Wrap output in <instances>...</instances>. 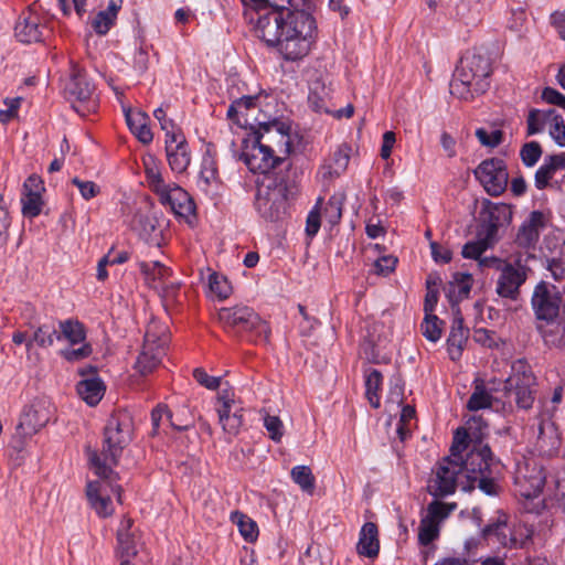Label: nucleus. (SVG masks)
Masks as SVG:
<instances>
[{
  "instance_id": "obj_1",
  "label": "nucleus",
  "mask_w": 565,
  "mask_h": 565,
  "mask_svg": "<svg viewBox=\"0 0 565 565\" xmlns=\"http://www.w3.org/2000/svg\"><path fill=\"white\" fill-rule=\"evenodd\" d=\"M499 476V460L488 445H482L471 449L462 462L444 458L429 479L427 491L435 498H443L452 494L459 483L463 491L478 488L488 495H498L501 490Z\"/></svg>"
},
{
  "instance_id": "obj_2",
  "label": "nucleus",
  "mask_w": 565,
  "mask_h": 565,
  "mask_svg": "<svg viewBox=\"0 0 565 565\" xmlns=\"http://www.w3.org/2000/svg\"><path fill=\"white\" fill-rule=\"evenodd\" d=\"M295 9L288 11L285 33L275 46L284 60L295 62L307 56L315 42L316 21L311 15L318 0H288Z\"/></svg>"
},
{
  "instance_id": "obj_3",
  "label": "nucleus",
  "mask_w": 565,
  "mask_h": 565,
  "mask_svg": "<svg viewBox=\"0 0 565 565\" xmlns=\"http://www.w3.org/2000/svg\"><path fill=\"white\" fill-rule=\"evenodd\" d=\"M132 419L126 412L111 414L104 428V440L102 456L90 447L86 448L89 463L95 473L104 479H110L111 468L107 465H117L122 450L132 439Z\"/></svg>"
},
{
  "instance_id": "obj_4",
  "label": "nucleus",
  "mask_w": 565,
  "mask_h": 565,
  "mask_svg": "<svg viewBox=\"0 0 565 565\" xmlns=\"http://www.w3.org/2000/svg\"><path fill=\"white\" fill-rule=\"evenodd\" d=\"M297 193L295 181L285 175H265L257 184L255 206L267 221L277 222L287 214L288 201Z\"/></svg>"
},
{
  "instance_id": "obj_5",
  "label": "nucleus",
  "mask_w": 565,
  "mask_h": 565,
  "mask_svg": "<svg viewBox=\"0 0 565 565\" xmlns=\"http://www.w3.org/2000/svg\"><path fill=\"white\" fill-rule=\"evenodd\" d=\"M220 321L233 332L245 335L253 343H268L270 328L258 313L246 306L222 308L218 311Z\"/></svg>"
},
{
  "instance_id": "obj_6",
  "label": "nucleus",
  "mask_w": 565,
  "mask_h": 565,
  "mask_svg": "<svg viewBox=\"0 0 565 565\" xmlns=\"http://www.w3.org/2000/svg\"><path fill=\"white\" fill-rule=\"evenodd\" d=\"M63 93L65 98L72 103L74 110L82 116H86L97 108L94 85L87 79L84 71L73 61L71 62V72L65 81Z\"/></svg>"
},
{
  "instance_id": "obj_7",
  "label": "nucleus",
  "mask_w": 565,
  "mask_h": 565,
  "mask_svg": "<svg viewBox=\"0 0 565 565\" xmlns=\"http://www.w3.org/2000/svg\"><path fill=\"white\" fill-rule=\"evenodd\" d=\"M531 307L536 320L553 323L565 309L564 295L556 285L541 280L533 289Z\"/></svg>"
},
{
  "instance_id": "obj_8",
  "label": "nucleus",
  "mask_w": 565,
  "mask_h": 565,
  "mask_svg": "<svg viewBox=\"0 0 565 565\" xmlns=\"http://www.w3.org/2000/svg\"><path fill=\"white\" fill-rule=\"evenodd\" d=\"M536 377L531 366L523 360L512 365V374L504 382L505 394H514L519 408L530 409L535 401Z\"/></svg>"
},
{
  "instance_id": "obj_9",
  "label": "nucleus",
  "mask_w": 565,
  "mask_h": 565,
  "mask_svg": "<svg viewBox=\"0 0 565 565\" xmlns=\"http://www.w3.org/2000/svg\"><path fill=\"white\" fill-rule=\"evenodd\" d=\"M252 136L256 143L267 149L271 154L278 157V161L284 162L292 151V141L290 137V127L281 121H270L259 124L257 130Z\"/></svg>"
},
{
  "instance_id": "obj_10",
  "label": "nucleus",
  "mask_w": 565,
  "mask_h": 565,
  "mask_svg": "<svg viewBox=\"0 0 565 565\" xmlns=\"http://www.w3.org/2000/svg\"><path fill=\"white\" fill-rule=\"evenodd\" d=\"M476 179L492 196L502 194L509 181V173L503 160L491 158L483 160L473 171Z\"/></svg>"
},
{
  "instance_id": "obj_11",
  "label": "nucleus",
  "mask_w": 565,
  "mask_h": 565,
  "mask_svg": "<svg viewBox=\"0 0 565 565\" xmlns=\"http://www.w3.org/2000/svg\"><path fill=\"white\" fill-rule=\"evenodd\" d=\"M456 71L458 74H461L465 79H470L475 83L477 94L484 93L489 87L488 77L492 70L490 60L486 55L479 52L466 54L460 60V64Z\"/></svg>"
},
{
  "instance_id": "obj_12",
  "label": "nucleus",
  "mask_w": 565,
  "mask_h": 565,
  "mask_svg": "<svg viewBox=\"0 0 565 565\" xmlns=\"http://www.w3.org/2000/svg\"><path fill=\"white\" fill-rule=\"evenodd\" d=\"M531 269L518 260L515 264L508 263L500 270L497 280L495 292L505 299L518 300L521 295V287L525 284Z\"/></svg>"
},
{
  "instance_id": "obj_13",
  "label": "nucleus",
  "mask_w": 565,
  "mask_h": 565,
  "mask_svg": "<svg viewBox=\"0 0 565 565\" xmlns=\"http://www.w3.org/2000/svg\"><path fill=\"white\" fill-rule=\"evenodd\" d=\"M512 220V211L503 203L488 202L480 212V225L478 233L486 239L497 243L500 227L509 225Z\"/></svg>"
},
{
  "instance_id": "obj_14",
  "label": "nucleus",
  "mask_w": 565,
  "mask_h": 565,
  "mask_svg": "<svg viewBox=\"0 0 565 565\" xmlns=\"http://www.w3.org/2000/svg\"><path fill=\"white\" fill-rule=\"evenodd\" d=\"M288 20V13L277 8H271L264 13L258 12L256 24L254 26L255 34L264 41L267 46L275 47L285 33V22Z\"/></svg>"
},
{
  "instance_id": "obj_15",
  "label": "nucleus",
  "mask_w": 565,
  "mask_h": 565,
  "mask_svg": "<svg viewBox=\"0 0 565 565\" xmlns=\"http://www.w3.org/2000/svg\"><path fill=\"white\" fill-rule=\"evenodd\" d=\"M253 141L254 137L252 135L244 139L241 158L250 171L260 172L264 177L271 175L270 170L280 164L278 157L271 154L262 143Z\"/></svg>"
},
{
  "instance_id": "obj_16",
  "label": "nucleus",
  "mask_w": 565,
  "mask_h": 565,
  "mask_svg": "<svg viewBox=\"0 0 565 565\" xmlns=\"http://www.w3.org/2000/svg\"><path fill=\"white\" fill-rule=\"evenodd\" d=\"M49 32L46 24L31 7L21 12L14 25L15 38L25 44L41 42Z\"/></svg>"
},
{
  "instance_id": "obj_17",
  "label": "nucleus",
  "mask_w": 565,
  "mask_h": 565,
  "mask_svg": "<svg viewBox=\"0 0 565 565\" xmlns=\"http://www.w3.org/2000/svg\"><path fill=\"white\" fill-rule=\"evenodd\" d=\"M217 401L220 405L216 411L223 430L231 436H236L243 426V408L236 406L233 393L227 390L218 393Z\"/></svg>"
},
{
  "instance_id": "obj_18",
  "label": "nucleus",
  "mask_w": 565,
  "mask_h": 565,
  "mask_svg": "<svg viewBox=\"0 0 565 565\" xmlns=\"http://www.w3.org/2000/svg\"><path fill=\"white\" fill-rule=\"evenodd\" d=\"M515 484L520 488V494L526 499L536 498L545 484V475L539 466L525 465L520 467L515 475Z\"/></svg>"
},
{
  "instance_id": "obj_19",
  "label": "nucleus",
  "mask_w": 565,
  "mask_h": 565,
  "mask_svg": "<svg viewBox=\"0 0 565 565\" xmlns=\"http://www.w3.org/2000/svg\"><path fill=\"white\" fill-rule=\"evenodd\" d=\"M161 204L169 206L179 216L186 217L195 212L190 194L177 184H170L160 195Z\"/></svg>"
},
{
  "instance_id": "obj_20",
  "label": "nucleus",
  "mask_w": 565,
  "mask_h": 565,
  "mask_svg": "<svg viewBox=\"0 0 565 565\" xmlns=\"http://www.w3.org/2000/svg\"><path fill=\"white\" fill-rule=\"evenodd\" d=\"M50 417V409L44 402L34 403L24 409L18 428L24 436H32L49 423Z\"/></svg>"
},
{
  "instance_id": "obj_21",
  "label": "nucleus",
  "mask_w": 565,
  "mask_h": 565,
  "mask_svg": "<svg viewBox=\"0 0 565 565\" xmlns=\"http://www.w3.org/2000/svg\"><path fill=\"white\" fill-rule=\"evenodd\" d=\"M546 225V218L543 212L533 211L520 226L515 242L519 246L527 248L534 246L540 237V232Z\"/></svg>"
},
{
  "instance_id": "obj_22",
  "label": "nucleus",
  "mask_w": 565,
  "mask_h": 565,
  "mask_svg": "<svg viewBox=\"0 0 565 565\" xmlns=\"http://www.w3.org/2000/svg\"><path fill=\"white\" fill-rule=\"evenodd\" d=\"M100 481H89L86 486V495L90 507L95 512L102 516L107 518L113 514L114 508L109 495L106 493L105 482L107 479Z\"/></svg>"
},
{
  "instance_id": "obj_23",
  "label": "nucleus",
  "mask_w": 565,
  "mask_h": 565,
  "mask_svg": "<svg viewBox=\"0 0 565 565\" xmlns=\"http://www.w3.org/2000/svg\"><path fill=\"white\" fill-rule=\"evenodd\" d=\"M469 337V329L463 327V318L459 310L456 311L449 337L447 339L448 352L452 361L458 360L463 350V345Z\"/></svg>"
},
{
  "instance_id": "obj_24",
  "label": "nucleus",
  "mask_w": 565,
  "mask_h": 565,
  "mask_svg": "<svg viewBox=\"0 0 565 565\" xmlns=\"http://www.w3.org/2000/svg\"><path fill=\"white\" fill-rule=\"evenodd\" d=\"M125 117L130 131L140 142L148 145L152 141L153 135L148 125L149 117L146 113L128 109L125 111Z\"/></svg>"
},
{
  "instance_id": "obj_25",
  "label": "nucleus",
  "mask_w": 565,
  "mask_h": 565,
  "mask_svg": "<svg viewBox=\"0 0 565 565\" xmlns=\"http://www.w3.org/2000/svg\"><path fill=\"white\" fill-rule=\"evenodd\" d=\"M356 551L360 555L375 557L380 551L377 539V526L373 522H366L360 532V539L356 544Z\"/></svg>"
},
{
  "instance_id": "obj_26",
  "label": "nucleus",
  "mask_w": 565,
  "mask_h": 565,
  "mask_svg": "<svg viewBox=\"0 0 565 565\" xmlns=\"http://www.w3.org/2000/svg\"><path fill=\"white\" fill-rule=\"evenodd\" d=\"M351 147L347 143L340 145L333 152L330 162L322 167L323 178H338L348 168L350 161Z\"/></svg>"
},
{
  "instance_id": "obj_27",
  "label": "nucleus",
  "mask_w": 565,
  "mask_h": 565,
  "mask_svg": "<svg viewBox=\"0 0 565 565\" xmlns=\"http://www.w3.org/2000/svg\"><path fill=\"white\" fill-rule=\"evenodd\" d=\"M562 158L558 154L547 156L544 163L536 170L534 183L536 189L544 190L546 188H554V180L557 175V166L562 164Z\"/></svg>"
},
{
  "instance_id": "obj_28",
  "label": "nucleus",
  "mask_w": 565,
  "mask_h": 565,
  "mask_svg": "<svg viewBox=\"0 0 565 565\" xmlns=\"http://www.w3.org/2000/svg\"><path fill=\"white\" fill-rule=\"evenodd\" d=\"M164 354L166 348L143 343L136 362V369L142 375L151 373L160 364Z\"/></svg>"
},
{
  "instance_id": "obj_29",
  "label": "nucleus",
  "mask_w": 565,
  "mask_h": 565,
  "mask_svg": "<svg viewBox=\"0 0 565 565\" xmlns=\"http://www.w3.org/2000/svg\"><path fill=\"white\" fill-rule=\"evenodd\" d=\"M132 520L124 519L117 531L118 553L121 558H129L137 554V540L131 532Z\"/></svg>"
},
{
  "instance_id": "obj_30",
  "label": "nucleus",
  "mask_w": 565,
  "mask_h": 565,
  "mask_svg": "<svg viewBox=\"0 0 565 565\" xmlns=\"http://www.w3.org/2000/svg\"><path fill=\"white\" fill-rule=\"evenodd\" d=\"M122 0H110L104 11H99L92 21V28L98 35H105L115 24L117 14L121 9Z\"/></svg>"
},
{
  "instance_id": "obj_31",
  "label": "nucleus",
  "mask_w": 565,
  "mask_h": 565,
  "mask_svg": "<svg viewBox=\"0 0 565 565\" xmlns=\"http://www.w3.org/2000/svg\"><path fill=\"white\" fill-rule=\"evenodd\" d=\"M76 391L89 406H95L104 396L105 385L98 377L85 379L77 383Z\"/></svg>"
},
{
  "instance_id": "obj_32",
  "label": "nucleus",
  "mask_w": 565,
  "mask_h": 565,
  "mask_svg": "<svg viewBox=\"0 0 565 565\" xmlns=\"http://www.w3.org/2000/svg\"><path fill=\"white\" fill-rule=\"evenodd\" d=\"M166 152L169 166L172 171L182 173L186 170L191 161L188 143L173 146L172 148L170 147V149L166 150Z\"/></svg>"
},
{
  "instance_id": "obj_33",
  "label": "nucleus",
  "mask_w": 565,
  "mask_h": 565,
  "mask_svg": "<svg viewBox=\"0 0 565 565\" xmlns=\"http://www.w3.org/2000/svg\"><path fill=\"white\" fill-rule=\"evenodd\" d=\"M493 397L484 387L483 381L476 380L475 388L468 399L467 408L471 412L489 408L492 406Z\"/></svg>"
},
{
  "instance_id": "obj_34",
  "label": "nucleus",
  "mask_w": 565,
  "mask_h": 565,
  "mask_svg": "<svg viewBox=\"0 0 565 565\" xmlns=\"http://www.w3.org/2000/svg\"><path fill=\"white\" fill-rule=\"evenodd\" d=\"M344 200L345 195L343 193H335L331 195L328 202L326 203L322 211V215L331 226H334L340 223L342 217Z\"/></svg>"
},
{
  "instance_id": "obj_35",
  "label": "nucleus",
  "mask_w": 565,
  "mask_h": 565,
  "mask_svg": "<svg viewBox=\"0 0 565 565\" xmlns=\"http://www.w3.org/2000/svg\"><path fill=\"white\" fill-rule=\"evenodd\" d=\"M383 376L380 371L372 369L365 375V396L374 408L380 407L379 392L381 390Z\"/></svg>"
},
{
  "instance_id": "obj_36",
  "label": "nucleus",
  "mask_w": 565,
  "mask_h": 565,
  "mask_svg": "<svg viewBox=\"0 0 565 565\" xmlns=\"http://www.w3.org/2000/svg\"><path fill=\"white\" fill-rule=\"evenodd\" d=\"M168 342L169 335L167 332V327L152 319L147 326L143 343L166 348Z\"/></svg>"
},
{
  "instance_id": "obj_37",
  "label": "nucleus",
  "mask_w": 565,
  "mask_h": 565,
  "mask_svg": "<svg viewBox=\"0 0 565 565\" xmlns=\"http://www.w3.org/2000/svg\"><path fill=\"white\" fill-rule=\"evenodd\" d=\"M61 339H66L72 345L78 344L85 341L86 334L84 326L74 320H65L60 322Z\"/></svg>"
},
{
  "instance_id": "obj_38",
  "label": "nucleus",
  "mask_w": 565,
  "mask_h": 565,
  "mask_svg": "<svg viewBox=\"0 0 565 565\" xmlns=\"http://www.w3.org/2000/svg\"><path fill=\"white\" fill-rule=\"evenodd\" d=\"M55 339L61 340V335H58L55 327L42 324L34 331L33 337L28 340L26 348L30 349L33 342L41 348H47L54 343Z\"/></svg>"
},
{
  "instance_id": "obj_39",
  "label": "nucleus",
  "mask_w": 565,
  "mask_h": 565,
  "mask_svg": "<svg viewBox=\"0 0 565 565\" xmlns=\"http://www.w3.org/2000/svg\"><path fill=\"white\" fill-rule=\"evenodd\" d=\"M291 479L303 492L312 494L316 487V478L308 466H296L290 471Z\"/></svg>"
},
{
  "instance_id": "obj_40",
  "label": "nucleus",
  "mask_w": 565,
  "mask_h": 565,
  "mask_svg": "<svg viewBox=\"0 0 565 565\" xmlns=\"http://www.w3.org/2000/svg\"><path fill=\"white\" fill-rule=\"evenodd\" d=\"M495 243L492 241L486 239V236L477 233V239L467 242L461 250V255L463 258L478 260L482 256V254L490 247H492Z\"/></svg>"
},
{
  "instance_id": "obj_41",
  "label": "nucleus",
  "mask_w": 565,
  "mask_h": 565,
  "mask_svg": "<svg viewBox=\"0 0 565 565\" xmlns=\"http://www.w3.org/2000/svg\"><path fill=\"white\" fill-rule=\"evenodd\" d=\"M310 108L320 114H332L329 107V92L324 86H317L311 89L308 96Z\"/></svg>"
},
{
  "instance_id": "obj_42",
  "label": "nucleus",
  "mask_w": 565,
  "mask_h": 565,
  "mask_svg": "<svg viewBox=\"0 0 565 565\" xmlns=\"http://www.w3.org/2000/svg\"><path fill=\"white\" fill-rule=\"evenodd\" d=\"M544 342L550 347L565 349V319L550 329L541 330Z\"/></svg>"
},
{
  "instance_id": "obj_43",
  "label": "nucleus",
  "mask_w": 565,
  "mask_h": 565,
  "mask_svg": "<svg viewBox=\"0 0 565 565\" xmlns=\"http://www.w3.org/2000/svg\"><path fill=\"white\" fill-rule=\"evenodd\" d=\"M450 93L451 95L460 98V99H469L473 97L475 83L470 79H465L461 74H458L456 71L452 81L450 82Z\"/></svg>"
},
{
  "instance_id": "obj_44",
  "label": "nucleus",
  "mask_w": 565,
  "mask_h": 565,
  "mask_svg": "<svg viewBox=\"0 0 565 565\" xmlns=\"http://www.w3.org/2000/svg\"><path fill=\"white\" fill-rule=\"evenodd\" d=\"M443 323L437 316L425 313L424 321L420 324L423 335L431 342H437L441 337Z\"/></svg>"
},
{
  "instance_id": "obj_45",
  "label": "nucleus",
  "mask_w": 565,
  "mask_h": 565,
  "mask_svg": "<svg viewBox=\"0 0 565 565\" xmlns=\"http://www.w3.org/2000/svg\"><path fill=\"white\" fill-rule=\"evenodd\" d=\"M456 504H448L438 500H434L427 507L426 520L435 521L437 525L449 516Z\"/></svg>"
},
{
  "instance_id": "obj_46",
  "label": "nucleus",
  "mask_w": 565,
  "mask_h": 565,
  "mask_svg": "<svg viewBox=\"0 0 565 565\" xmlns=\"http://www.w3.org/2000/svg\"><path fill=\"white\" fill-rule=\"evenodd\" d=\"M22 214L33 218L40 215L43 206L42 193H23L21 199Z\"/></svg>"
},
{
  "instance_id": "obj_47",
  "label": "nucleus",
  "mask_w": 565,
  "mask_h": 565,
  "mask_svg": "<svg viewBox=\"0 0 565 565\" xmlns=\"http://www.w3.org/2000/svg\"><path fill=\"white\" fill-rule=\"evenodd\" d=\"M217 182L218 174L214 162L212 160H205L198 180L199 188L204 192H209L210 186L217 184Z\"/></svg>"
},
{
  "instance_id": "obj_48",
  "label": "nucleus",
  "mask_w": 565,
  "mask_h": 565,
  "mask_svg": "<svg viewBox=\"0 0 565 565\" xmlns=\"http://www.w3.org/2000/svg\"><path fill=\"white\" fill-rule=\"evenodd\" d=\"M469 434L466 428L459 427L455 430L452 444L450 447V458L462 462L461 454L468 448Z\"/></svg>"
},
{
  "instance_id": "obj_49",
  "label": "nucleus",
  "mask_w": 565,
  "mask_h": 565,
  "mask_svg": "<svg viewBox=\"0 0 565 565\" xmlns=\"http://www.w3.org/2000/svg\"><path fill=\"white\" fill-rule=\"evenodd\" d=\"M233 520H236L238 530L246 541L253 542L258 536L257 524L248 516L243 513L235 512Z\"/></svg>"
},
{
  "instance_id": "obj_50",
  "label": "nucleus",
  "mask_w": 565,
  "mask_h": 565,
  "mask_svg": "<svg viewBox=\"0 0 565 565\" xmlns=\"http://www.w3.org/2000/svg\"><path fill=\"white\" fill-rule=\"evenodd\" d=\"M439 536V525L435 523V521L426 520L423 518L420 520L419 529H418V542L420 545L427 546L437 540Z\"/></svg>"
},
{
  "instance_id": "obj_51",
  "label": "nucleus",
  "mask_w": 565,
  "mask_h": 565,
  "mask_svg": "<svg viewBox=\"0 0 565 565\" xmlns=\"http://www.w3.org/2000/svg\"><path fill=\"white\" fill-rule=\"evenodd\" d=\"M210 290L220 299H226L232 294V286L226 277L212 273L209 277Z\"/></svg>"
},
{
  "instance_id": "obj_52",
  "label": "nucleus",
  "mask_w": 565,
  "mask_h": 565,
  "mask_svg": "<svg viewBox=\"0 0 565 565\" xmlns=\"http://www.w3.org/2000/svg\"><path fill=\"white\" fill-rule=\"evenodd\" d=\"M140 270L146 279H163L170 275V269L159 262L141 263Z\"/></svg>"
},
{
  "instance_id": "obj_53",
  "label": "nucleus",
  "mask_w": 565,
  "mask_h": 565,
  "mask_svg": "<svg viewBox=\"0 0 565 565\" xmlns=\"http://www.w3.org/2000/svg\"><path fill=\"white\" fill-rule=\"evenodd\" d=\"M520 156L526 167H533L542 156V147L537 141L527 142L522 147Z\"/></svg>"
},
{
  "instance_id": "obj_54",
  "label": "nucleus",
  "mask_w": 565,
  "mask_h": 565,
  "mask_svg": "<svg viewBox=\"0 0 565 565\" xmlns=\"http://www.w3.org/2000/svg\"><path fill=\"white\" fill-rule=\"evenodd\" d=\"M163 416H166V418L170 423V425L175 427L177 429L182 430V429L186 428V426H178V425H175L171 420L172 415H171L168 406L164 405V404H159L151 412L152 434H157L158 433V429L160 427V423H161Z\"/></svg>"
},
{
  "instance_id": "obj_55",
  "label": "nucleus",
  "mask_w": 565,
  "mask_h": 565,
  "mask_svg": "<svg viewBox=\"0 0 565 565\" xmlns=\"http://www.w3.org/2000/svg\"><path fill=\"white\" fill-rule=\"evenodd\" d=\"M264 426L274 441H280L284 436V424L278 416L267 414L264 417Z\"/></svg>"
},
{
  "instance_id": "obj_56",
  "label": "nucleus",
  "mask_w": 565,
  "mask_h": 565,
  "mask_svg": "<svg viewBox=\"0 0 565 565\" xmlns=\"http://www.w3.org/2000/svg\"><path fill=\"white\" fill-rule=\"evenodd\" d=\"M72 183L78 188L84 200H90L100 192L99 186L93 181H84L75 177L72 179Z\"/></svg>"
},
{
  "instance_id": "obj_57",
  "label": "nucleus",
  "mask_w": 565,
  "mask_h": 565,
  "mask_svg": "<svg viewBox=\"0 0 565 565\" xmlns=\"http://www.w3.org/2000/svg\"><path fill=\"white\" fill-rule=\"evenodd\" d=\"M195 381L207 390H216L220 386L221 377L209 375L204 369L198 367L193 370Z\"/></svg>"
},
{
  "instance_id": "obj_58",
  "label": "nucleus",
  "mask_w": 565,
  "mask_h": 565,
  "mask_svg": "<svg viewBox=\"0 0 565 565\" xmlns=\"http://www.w3.org/2000/svg\"><path fill=\"white\" fill-rule=\"evenodd\" d=\"M92 352V345L83 343L78 349H65L61 353L65 360L74 362L89 356Z\"/></svg>"
},
{
  "instance_id": "obj_59",
  "label": "nucleus",
  "mask_w": 565,
  "mask_h": 565,
  "mask_svg": "<svg viewBox=\"0 0 565 565\" xmlns=\"http://www.w3.org/2000/svg\"><path fill=\"white\" fill-rule=\"evenodd\" d=\"M454 282L458 286V296L467 298L471 290L472 276L467 273H457L454 275Z\"/></svg>"
},
{
  "instance_id": "obj_60",
  "label": "nucleus",
  "mask_w": 565,
  "mask_h": 565,
  "mask_svg": "<svg viewBox=\"0 0 565 565\" xmlns=\"http://www.w3.org/2000/svg\"><path fill=\"white\" fill-rule=\"evenodd\" d=\"M397 258L394 256H383L374 263L375 273L377 275L387 276L394 271Z\"/></svg>"
},
{
  "instance_id": "obj_61",
  "label": "nucleus",
  "mask_w": 565,
  "mask_h": 565,
  "mask_svg": "<svg viewBox=\"0 0 565 565\" xmlns=\"http://www.w3.org/2000/svg\"><path fill=\"white\" fill-rule=\"evenodd\" d=\"M526 122H527V135L529 136L541 132L544 128V125H546L544 119L541 118V116L539 114V109L530 110V113L527 115Z\"/></svg>"
},
{
  "instance_id": "obj_62",
  "label": "nucleus",
  "mask_w": 565,
  "mask_h": 565,
  "mask_svg": "<svg viewBox=\"0 0 565 565\" xmlns=\"http://www.w3.org/2000/svg\"><path fill=\"white\" fill-rule=\"evenodd\" d=\"M147 179H148L150 188L158 195H160L170 185V184H166L161 177V173L153 169L147 170Z\"/></svg>"
},
{
  "instance_id": "obj_63",
  "label": "nucleus",
  "mask_w": 565,
  "mask_h": 565,
  "mask_svg": "<svg viewBox=\"0 0 565 565\" xmlns=\"http://www.w3.org/2000/svg\"><path fill=\"white\" fill-rule=\"evenodd\" d=\"M542 98L551 105H556L565 109V95L555 88L545 87L542 92Z\"/></svg>"
},
{
  "instance_id": "obj_64",
  "label": "nucleus",
  "mask_w": 565,
  "mask_h": 565,
  "mask_svg": "<svg viewBox=\"0 0 565 565\" xmlns=\"http://www.w3.org/2000/svg\"><path fill=\"white\" fill-rule=\"evenodd\" d=\"M547 269L554 280L562 281L565 279V259L564 258H552L547 262Z\"/></svg>"
}]
</instances>
